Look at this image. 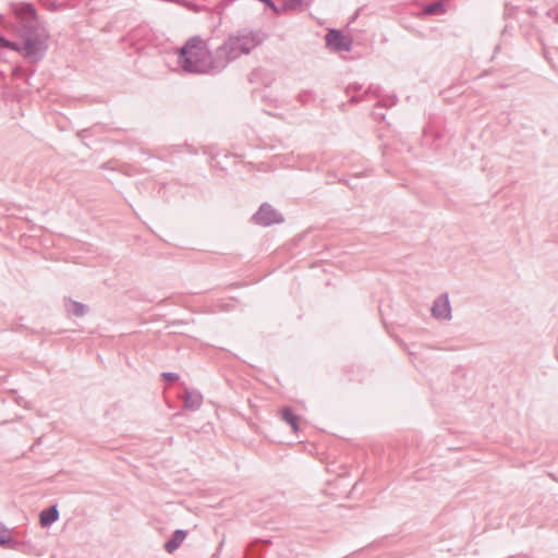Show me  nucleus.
<instances>
[{
  "label": "nucleus",
  "instance_id": "a211bd4d",
  "mask_svg": "<svg viewBox=\"0 0 558 558\" xmlns=\"http://www.w3.org/2000/svg\"><path fill=\"white\" fill-rule=\"evenodd\" d=\"M268 8H270L271 10H274L275 12L278 11L276 4L271 1V0H266V1H263Z\"/></svg>",
  "mask_w": 558,
  "mask_h": 558
},
{
  "label": "nucleus",
  "instance_id": "39448f33",
  "mask_svg": "<svg viewBox=\"0 0 558 558\" xmlns=\"http://www.w3.org/2000/svg\"><path fill=\"white\" fill-rule=\"evenodd\" d=\"M326 44L336 51H349L352 46V39L340 31L331 29L326 35Z\"/></svg>",
  "mask_w": 558,
  "mask_h": 558
},
{
  "label": "nucleus",
  "instance_id": "2eb2a0df",
  "mask_svg": "<svg viewBox=\"0 0 558 558\" xmlns=\"http://www.w3.org/2000/svg\"><path fill=\"white\" fill-rule=\"evenodd\" d=\"M10 533L7 530L0 532V546L11 544Z\"/></svg>",
  "mask_w": 558,
  "mask_h": 558
},
{
  "label": "nucleus",
  "instance_id": "9b49d317",
  "mask_svg": "<svg viewBox=\"0 0 558 558\" xmlns=\"http://www.w3.org/2000/svg\"><path fill=\"white\" fill-rule=\"evenodd\" d=\"M280 417L287 424H289L293 432H298L299 429V417L293 413L291 408H283L280 412Z\"/></svg>",
  "mask_w": 558,
  "mask_h": 558
},
{
  "label": "nucleus",
  "instance_id": "7ed1b4c3",
  "mask_svg": "<svg viewBox=\"0 0 558 558\" xmlns=\"http://www.w3.org/2000/svg\"><path fill=\"white\" fill-rule=\"evenodd\" d=\"M49 35L45 32L31 33L26 36L20 51L31 62L39 61L48 49Z\"/></svg>",
  "mask_w": 558,
  "mask_h": 558
},
{
  "label": "nucleus",
  "instance_id": "dca6fc26",
  "mask_svg": "<svg viewBox=\"0 0 558 558\" xmlns=\"http://www.w3.org/2000/svg\"><path fill=\"white\" fill-rule=\"evenodd\" d=\"M161 376L167 381H175L179 379V375L177 373L171 372L162 373Z\"/></svg>",
  "mask_w": 558,
  "mask_h": 558
},
{
  "label": "nucleus",
  "instance_id": "9d476101",
  "mask_svg": "<svg viewBox=\"0 0 558 558\" xmlns=\"http://www.w3.org/2000/svg\"><path fill=\"white\" fill-rule=\"evenodd\" d=\"M15 13L22 21H25L27 24H31L36 16L35 9L31 4L19 5L15 9Z\"/></svg>",
  "mask_w": 558,
  "mask_h": 558
},
{
  "label": "nucleus",
  "instance_id": "ddd939ff",
  "mask_svg": "<svg viewBox=\"0 0 558 558\" xmlns=\"http://www.w3.org/2000/svg\"><path fill=\"white\" fill-rule=\"evenodd\" d=\"M427 14L442 13L445 12L444 3L441 1L435 2L425 9Z\"/></svg>",
  "mask_w": 558,
  "mask_h": 558
},
{
  "label": "nucleus",
  "instance_id": "f257e3e1",
  "mask_svg": "<svg viewBox=\"0 0 558 558\" xmlns=\"http://www.w3.org/2000/svg\"><path fill=\"white\" fill-rule=\"evenodd\" d=\"M178 63L187 73L219 71L216 66V53L210 52L207 43L201 37L190 38L179 49Z\"/></svg>",
  "mask_w": 558,
  "mask_h": 558
},
{
  "label": "nucleus",
  "instance_id": "6e6552de",
  "mask_svg": "<svg viewBox=\"0 0 558 558\" xmlns=\"http://www.w3.org/2000/svg\"><path fill=\"white\" fill-rule=\"evenodd\" d=\"M58 519H59V510L56 505L49 507L48 509L43 510L39 515L40 524L44 527L50 526Z\"/></svg>",
  "mask_w": 558,
  "mask_h": 558
},
{
  "label": "nucleus",
  "instance_id": "f03ea898",
  "mask_svg": "<svg viewBox=\"0 0 558 558\" xmlns=\"http://www.w3.org/2000/svg\"><path fill=\"white\" fill-rule=\"evenodd\" d=\"M258 32L242 31L230 35L226 41L216 49V66L225 69L231 61L243 54H248L263 43Z\"/></svg>",
  "mask_w": 558,
  "mask_h": 558
},
{
  "label": "nucleus",
  "instance_id": "4468645a",
  "mask_svg": "<svg viewBox=\"0 0 558 558\" xmlns=\"http://www.w3.org/2000/svg\"><path fill=\"white\" fill-rule=\"evenodd\" d=\"M0 47L8 48V49H11L14 51H20V45L9 41L8 39H5L4 37H1V36H0Z\"/></svg>",
  "mask_w": 558,
  "mask_h": 558
},
{
  "label": "nucleus",
  "instance_id": "1a4fd4ad",
  "mask_svg": "<svg viewBox=\"0 0 558 558\" xmlns=\"http://www.w3.org/2000/svg\"><path fill=\"white\" fill-rule=\"evenodd\" d=\"M186 537V532L183 530H175L172 534L171 538H169L166 544L165 548L168 553H172L177 548L180 547V545L183 543V541Z\"/></svg>",
  "mask_w": 558,
  "mask_h": 558
},
{
  "label": "nucleus",
  "instance_id": "f8f14e48",
  "mask_svg": "<svg viewBox=\"0 0 558 558\" xmlns=\"http://www.w3.org/2000/svg\"><path fill=\"white\" fill-rule=\"evenodd\" d=\"M65 308L70 315H74L77 317L85 315V313L87 312L86 305L72 300H68L65 302Z\"/></svg>",
  "mask_w": 558,
  "mask_h": 558
},
{
  "label": "nucleus",
  "instance_id": "f3484780",
  "mask_svg": "<svg viewBox=\"0 0 558 558\" xmlns=\"http://www.w3.org/2000/svg\"><path fill=\"white\" fill-rule=\"evenodd\" d=\"M268 8H270L271 10H274L275 12L278 11L276 4L271 1V0H266V1H263Z\"/></svg>",
  "mask_w": 558,
  "mask_h": 558
},
{
  "label": "nucleus",
  "instance_id": "aec40b11",
  "mask_svg": "<svg viewBox=\"0 0 558 558\" xmlns=\"http://www.w3.org/2000/svg\"><path fill=\"white\" fill-rule=\"evenodd\" d=\"M557 359H558V354H557Z\"/></svg>",
  "mask_w": 558,
  "mask_h": 558
},
{
  "label": "nucleus",
  "instance_id": "20e7f679",
  "mask_svg": "<svg viewBox=\"0 0 558 558\" xmlns=\"http://www.w3.org/2000/svg\"><path fill=\"white\" fill-rule=\"evenodd\" d=\"M253 220L259 226L267 227L272 223H280L283 219L276 209L266 203L259 207L258 211L253 216Z\"/></svg>",
  "mask_w": 558,
  "mask_h": 558
},
{
  "label": "nucleus",
  "instance_id": "6ab92c4d",
  "mask_svg": "<svg viewBox=\"0 0 558 558\" xmlns=\"http://www.w3.org/2000/svg\"><path fill=\"white\" fill-rule=\"evenodd\" d=\"M15 544H16V543L11 544V545H10V547H11V548H15Z\"/></svg>",
  "mask_w": 558,
  "mask_h": 558
},
{
  "label": "nucleus",
  "instance_id": "0eeeda50",
  "mask_svg": "<svg viewBox=\"0 0 558 558\" xmlns=\"http://www.w3.org/2000/svg\"><path fill=\"white\" fill-rule=\"evenodd\" d=\"M203 404V396L199 391L184 388V409L196 411Z\"/></svg>",
  "mask_w": 558,
  "mask_h": 558
},
{
  "label": "nucleus",
  "instance_id": "423d86ee",
  "mask_svg": "<svg viewBox=\"0 0 558 558\" xmlns=\"http://www.w3.org/2000/svg\"><path fill=\"white\" fill-rule=\"evenodd\" d=\"M432 316L439 320H449L451 319V305L449 302L448 294H441L438 296L432 306Z\"/></svg>",
  "mask_w": 558,
  "mask_h": 558
}]
</instances>
